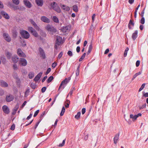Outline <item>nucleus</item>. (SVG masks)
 I'll return each mask as SVG.
<instances>
[{
	"instance_id": "nucleus-28",
	"label": "nucleus",
	"mask_w": 148,
	"mask_h": 148,
	"mask_svg": "<svg viewBox=\"0 0 148 148\" xmlns=\"http://www.w3.org/2000/svg\"><path fill=\"white\" fill-rule=\"evenodd\" d=\"M12 55V53L9 52H7L6 53V56L7 57V58L9 59L10 58H11Z\"/></svg>"
},
{
	"instance_id": "nucleus-63",
	"label": "nucleus",
	"mask_w": 148,
	"mask_h": 148,
	"mask_svg": "<svg viewBox=\"0 0 148 148\" xmlns=\"http://www.w3.org/2000/svg\"><path fill=\"white\" fill-rule=\"evenodd\" d=\"M95 16V14H93V15H92V22H93L94 21Z\"/></svg>"
},
{
	"instance_id": "nucleus-10",
	"label": "nucleus",
	"mask_w": 148,
	"mask_h": 148,
	"mask_svg": "<svg viewBox=\"0 0 148 148\" xmlns=\"http://www.w3.org/2000/svg\"><path fill=\"white\" fill-rule=\"evenodd\" d=\"M60 6L62 10L65 11H69L70 10V8L68 6L60 4Z\"/></svg>"
},
{
	"instance_id": "nucleus-53",
	"label": "nucleus",
	"mask_w": 148,
	"mask_h": 148,
	"mask_svg": "<svg viewBox=\"0 0 148 148\" xmlns=\"http://www.w3.org/2000/svg\"><path fill=\"white\" fill-rule=\"evenodd\" d=\"M15 128V125L14 124H13L11 126L10 129L11 130H14Z\"/></svg>"
},
{
	"instance_id": "nucleus-39",
	"label": "nucleus",
	"mask_w": 148,
	"mask_h": 148,
	"mask_svg": "<svg viewBox=\"0 0 148 148\" xmlns=\"http://www.w3.org/2000/svg\"><path fill=\"white\" fill-rule=\"evenodd\" d=\"M12 1L13 3L17 5L19 3V0H12Z\"/></svg>"
},
{
	"instance_id": "nucleus-31",
	"label": "nucleus",
	"mask_w": 148,
	"mask_h": 148,
	"mask_svg": "<svg viewBox=\"0 0 148 148\" xmlns=\"http://www.w3.org/2000/svg\"><path fill=\"white\" fill-rule=\"evenodd\" d=\"M53 79V77L51 76H50L47 80V82L48 83H50Z\"/></svg>"
},
{
	"instance_id": "nucleus-51",
	"label": "nucleus",
	"mask_w": 148,
	"mask_h": 148,
	"mask_svg": "<svg viewBox=\"0 0 148 148\" xmlns=\"http://www.w3.org/2000/svg\"><path fill=\"white\" fill-rule=\"evenodd\" d=\"M51 71V69L50 68H48L47 69V70L46 72L45 73V74L46 75L48 74V73H49V72H50Z\"/></svg>"
},
{
	"instance_id": "nucleus-19",
	"label": "nucleus",
	"mask_w": 148,
	"mask_h": 148,
	"mask_svg": "<svg viewBox=\"0 0 148 148\" xmlns=\"http://www.w3.org/2000/svg\"><path fill=\"white\" fill-rule=\"evenodd\" d=\"M18 58L17 55H14L12 57V61L13 63H16L18 61Z\"/></svg>"
},
{
	"instance_id": "nucleus-41",
	"label": "nucleus",
	"mask_w": 148,
	"mask_h": 148,
	"mask_svg": "<svg viewBox=\"0 0 148 148\" xmlns=\"http://www.w3.org/2000/svg\"><path fill=\"white\" fill-rule=\"evenodd\" d=\"M145 22V18L144 17H142L141 20L140 21V22L142 24H144Z\"/></svg>"
},
{
	"instance_id": "nucleus-4",
	"label": "nucleus",
	"mask_w": 148,
	"mask_h": 148,
	"mask_svg": "<svg viewBox=\"0 0 148 148\" xmlns=\"http://www.w3.org/2000/svg\"><path fill=\"white\" fill-rule=\"evenodd\" d=\"M46 29L50 32H56V29L52 26L48 25L46 27Z\"/></svg>"
},
{
	"instance_id": "nucleus-38",
	"label": "nucleus",
	"mask_w": 148,
	"mask_h": 148,
	"mask_svg": "<svg viewBox=\"0 0 148 148\" xmlns=\"http://www.w3.org/2000/svg\"><path fill=\"white\" fill-rule=\"evenodd\" d=\"M129 48L128 47H127L124 53V57H126L127 56V53L128 51L129 50Z\"/></svg>"
},
{
	"instance_id": "nucleus-29",
	"label": "nucleus",
	"mask_w": 148,
	"mask_h": 148,
	"mask_svg": "<svg viewBox=\"0 0 148 148\" xmlns=\"http://www.w3.org/2000/svg\"><path fill=\"white\" fill-rule=\"evenodd\" d=\"M73 10L74 11L76 12L78 11V7L76 5H74L73 6Z\"/></svg>"
},
{
	"instance_id": "nucleus-2",
	"label": "nucleus",
	"mask_w": 148,
	"mask_h": 148,
	"mask_svg": "<svg viewBox=\"0 0 148 148\" xmlns=\"http://www.w3.org/2000/svg\"><path fill=\"white\" fill-rule=\"evenodd\" d=\"M20 34L23 38L26 39L29 38L30 36L29 33L27 31L24 30H21Z\"/></svg>"
},
{
	"instance_id": "nucleus-34",
	"label": "nucleus",
	"mask_w": 148,
	"mask_h": 148,
	"mask_svg": "<svg viewBox=\"0 0 148 148\" xmlns=\"http://www.w3.org/2000/svg\"><path fill=\"white\" fill-rule=\"evenodd\" d=\"M65 109L64 107H63L62 108L61 112L60 113V115L62 116L63 115L65 111Z\"/></svg>"
},
{
	"instance_id": "nucleus-25",
	"label": "nucleus",
	"mask_w": 148,
	"mask_h": 148,
	"mask_svg": "<svg viewBox=\"0 0 148 148\" xmlns=\"http://www.w3.org/2000/svg\"><path fill=\"white\" fill-rule=\"evenodd\" d=\"M92 48V43H91L88 49V52L87 53V54L88 55L91 52Z\"/></svg>"
},
{
	"instance_id": "nucleus-55",
	"label": "nucleus",
	"mask_w": 148,
	"mask_h": 148,
	"mask_svg": "<svg viewBox=\"0 0 148 148\" xmlns=\"http://www.w3.org/2000/svg\"><path fill=\"white\" fill-rule=\"evenodd\" d=\"M86 112V108H83L82 110V114H84Z\"/></svg>"
},
{
	"instance_id": "nucleus-45",
	"label": "nucleus",
	"mask_w": 148,
	"mask_h": 148,
	"mask_svg": "<svg viewBox=\"0 0 148 148\" xmlns=\"http://www.w3.org/2000/svg\"><path fill=\"white\" fill-rule=\"evenodd\" d=\"M18 105H16V106L15 107V108L14 109V110H15V112L13 114V113H12V114L13 115H14L15 113L16 112V111L17 110V109H18Z\"/></svg>"
},
{
	"instance_id": "nucleus-21",
	"label": "nucleus",
	"mask_w": 148,
	"mask_h": 148,
	"mask_svg": "<svg viewBox=\"0 0 148 148\" xmlns=\"http://www.w3.org/2000/svg\"><path fill=\"white\" fill-rule=\"evenodd\" d=\"M37 4L39 6H41L43 4V1L42 0H36Z\"/></svg>"
},
{
	"instance_id": "nucleus-9",
	"label": "nucleus",
	"mask_w": 148,
	"mask_h": 148,
	"mask_svg": "<svg viewBox=\"0 0 148 148\" xmlns=\"http://www.w3.org/2000/svg\"><path fill=\"white\" fill-rule=\"evenodd\" d=\"M62 42V38L60 36H57L56 42V44H57L58 46H59L61 44Z\"/></svg>"
},
{
	"instance_id": "nucleus-7",
	"label": "nucleus",
	"mask_w": 148,
	"mask_h": 148,
	"mask_svg": "<svg viewBox=\"0 0 148 148\" xmlns=\"http://www.w3.org/2000/svg\"><path fill=\"white\" fill-rule=\"evenodd\" d=\"M23 2L25 5L27 7L30 8L32 7V5L31 3L28 0H24Z\"/></svg>"
},
{
	"instance_id": "nucleus-33",
	"label": "nucleus",
	"mask_w": 148,
	"mask_h": 148,
	"mask_svg": "<svg viewBox=\"0 0 148 148\" xmlns=\"http://www.w3.org/2000/svg\"><path fill=\"white\" fill-rule=\"evenodd\" d=\"M81 114V112H78L76 115H75V118L78 119H79V118L80 117V115Z\"/></svg>"
},
{
	"instance_id": "nucleus-13",
	"label": "nucleus",
	"mask_w": 148,
	"mask_h": 148,
	"mask_svg": "<svg viewBox=\"0 0 148 148\" xmlns=\"http://www.w3.org/2000/svg\"><path fill=\"white\" fill-rule=\"evenodd\" d=\"M41 20L42 21L47 23H49L50 22L49 19L45 16H42Z\"/></svg>"
},
{
	"instance_id": "nucleus-37",
	"label": "nucleus",
	"mask_w": 148,
	"mask_h": 148,
	"mask_svg": "<svg viewBox=\"0 0 148 148\" xmlns=\"http://www.w3.org/2000/svg\"><path fill=\"white\" fill-rule=\"evenodd\" d=\"M145 86V83H144L143 84H142V85H141V87L139 89L138 91L140 92L141 90H142L144 88Z\"/></svg>"
},
{
	"instance_id": "nucleus-11",
	"label": "nucleus",
	"mask_w": 148,
	"mask_h": 148,
	"mask_svg": "<svg viewBox=\"0 0 148 148\" xmlns=\"http://www.w3.org/2000/svg\"><path fill=\"white\" fill-rule=\"evenodd\" d=\"M1 14L6 19H8L10 18V16L5 12L2 11L1 12Z\"/></svg>"
},
{
	"instance_id": "nucleus-36",
	"label": "nucleus",
	"mask_w": 148,
	"mask_h": 148,
	"mask_svg": "<svg viewBox=\"0 0 148 148\" xmlns=\"http://www.w3.org/2000/svg\"><path fill=\"white\" fill-rule=\"evenodd\" d=\"M35 37H38V34L34 30V31L32 33Z\"/></svg>"
},
{
	"instance_id": "nucleus-56",
	"label": "nucleus",
	"mask_w": 148,
	"mask_h": 148,
	"mask_svg": "<svg viewBox=\"0 0 148 148\" xmlns=\"http://www.w3.org/2000/svg\"><path fill=\"white\" fill-rule=\"evenodd\" d=\"M62 55H63V53L62 52H61L60 53V54H59V55H58V58L60 59L61 58V57H62Z\"/></svg>"
},
{
	"instance_id": "nucleus-44",
	"label": "nucleus",
	"mask_w": 148,
	"mask_h": 148,
	"mask_svg": "<svg viewBox=\"0 0 148 148\" xmlns=\"http://www.w3.org/2000/svg\"><path fill=\"white\" fill-rule=\"evenodd\" d=\"M76 75L77 76L79 75V67H78L77 69L75 71Z\"/></svg>"
},
{
	"instance_id": "nucleus-42",
	"label": "nucleus",
	"mask_w": 148,
	"mask_h": 148,
	"mask_svg": "<svg viewBox=\"0 0 148 148\" xmlns=\"http://www.w3.org/2000/svg\"><path fill=\"white\" fill-rule=\"evenodd\" d=\"M74 90H75L74 88H73L72 89H71V91L69 92L68 95L67 96V97H68V96L69 95H70V96L73 93V92Z\"/></svg>"
},
{
	"instance_id": "nucleus-26",
	"label": "nucleus",
	"mask_w": 148,
	"mask_h": 148,
	"mask_svg": "<svg viewBox=\"0 0 148 148\" xmlns=\"http://www.w3.org/2000/svg\"><path fill=\"white\" fill-rule=\"evenodd\" d=\"M142 73V72L140 71L138 73H136L133 76V78L132 79V80H133L135 78H136V77L138 75L141 74Z\"/></svg>"
},
{
	"instance_id": "nucleus-6",
	"label": "nucleus",
	"mask_w": 148,
	"mask_h": 148,
	"mask_svg": "<svg viewBox=\"0 0 148 148\" xmlns=\"http://www.w3.org/2000/svg\"><path fill=\"white\" fill-rule=\"evenodd\" d=\"M17 53L18 56L22 57H26V56L21 49H18L17 50Z\"/></svg>"
},
{
	"instance_id": "nucleus-3",
	"label": "nucleus",
	"mask_w": 148,
	"mask_h": 148,
	"mask_svg": "<svg viewBox=\"0 0 148 148\" xmlns=\"http://www.w3.org/2000/svg\"><path fill=\"white\" fill-rule=\"evenodd\" d=\"M4 39L7 42H10L11 41V38L9 34L7 33H4L3 34Z\"/></svg>"
},
{
	"instance_id": "nucleus-20",
	"label": "nucleus",
	"mask_w": 148,
	"mask_h": 148,
	"mask_svg": "<svg viewBox=\"0 0 148 148\" xmlns=\"http://www.w3.org/2000/svg\"><path fill=\"white\" fill-rule=\"evenodd\" d=\"M14 99L12 95H9V96H7L6 97V101L7 102H10Z\"/></svg>"
},
{
	"instance_id": "nucleus-46",
	"label": "nucleus",
	"mask_w": 148,
	"mask_h": 148,
	"mask_svg": "<svg viewBox=\"0 0 148 148\" xmlns=\"http://www.w3.org/2000/svg\"><path fill=\"white\" fill-rule=\"evenodd\" d=\"M146 106V103H144L143 104V105H142L141 106H140L139 107V109L141 110L142 109L144 108H145Z\"/></svg>"
},
{
	"instance_id": "nucleus-60",
	"label": "nucleus",
	"mask_w": 148,
	"mask_h": 148,
	"mask_svg": "<svg viewBox=\"0 0 148 148\" xmlns=\"http://www.w3.org/2000/svg\"><path fill=\"white\" fill-rule=\"evenodd\" d=\"M80 51V47L79 46H77L76 48V51L77 53H79Z\"/></svg>"
},
{
	"instance_id": "nucleus-54",
	"label": "nucleus",
	"mask_w": 148,
	"mask_h": 148,
	"mask_svg": "<svg viewBox=\"0 0 148 148\" xmlns=\"http://www.w3.org/2000/svg\"><path fill=\"white\" fill-rule=\"evenodd\" d=\"M140 61L139 60H137L136 62V67H138L140 65Z\"/></svg>"
},
{
	"instance_id": "nucleus-12",
	"label": "nucleus",
	"mask_w": 148,
	"mask_h": 148,
	"mask_svg": "<svg viewBox=\"0 0 148 148\" xmlns=\"http://www.w3.org/2000/svg\"><path fill=\"white\" fill-rule=\"evenodd\" d=\"M142 114L141 113H139L137 115H133L132 114H131L130 115V118L132 119L133 120H136L137 118L139 116H141Z\"/></svg>"
},
{
	"instance_id": "nucleus-52",
	"label": "nucleus",
	"mask_w": 148,
	"mask_h": 148,
	"mask_svg": "<svg viewBox=\"0 0 148 148\" xmlns=\"http://www.w3.org/2000/svg\"><path fill=\"white\" fill-rule=\"evenodd\" d=\"M46 88L45 87H44L41 89V92H42L43 93L46 90Z\"/></svg>"
},
{
	"instance_id": "nucleus-30",
	"label": "nucleus",
	"mask_w": 148,
	"mask_h": 148,
	"mask_svg": "<svg viewBox=\"0 0 148 148\" xmlns=\"http://www.w3.org/2000/svg\"><path fill=\"white\" fill-rule=\"evenodd\" d=\"M29 77L30 79H32L34 76V73L32 72H30L29 74Z\"/></svg>"
},
{
	"instance_id": "nucleus-32",
	"label": "nucleus",
	"mask_w": 148,
	"mask_h": 148,
	"mask_svg": "<svg viewBox=\"0 0 148 148\" xmlns=\"http://www.w3.org/2000/svg\"><path fill=\"white\" fill-rule=\"evenodd\" d=\"M29 31L32 33L35 30L32 27H29L28 28Z\"/></svg>"
},
{
	"instance_id": "nucleus-64",
	"label": "nucleus",
	"mask_w": 148,
	"mask_h": 148,
	"mask_svg": "<svg viewBox=\"0 0 148 148\" xmlns=\"http://www.w3.org/2000/svg\"><path fill=\"white\" fill-rule=\"evenodd\" d=\"M109 49H107L105 50V51L104 52V54H107V53H108L109 52Z\"/></svg>"
},
{
	"instance_id": "nucleus-35",
	"label": "nucleus",
	"mask_w": 148,
	"mask_h": 148,
	"mask_svg": "<svg viewBox=\"0 0 148 148\" xmlns=\"http://www.w3.org/2000/svg\"><path fill=\"white\" fill-rule=\"evenodd\" d=\"M56 5H57L58 4L55 2H53L51 4V5L52 8L53 9V8H55L56 6Z\"/></svg>"
},
{
	"instance_id": "nucleus-61",
	"label": "nucleus",
	"mask_w": 148,
	"mask_h": 148,
	"mask_svg": "<svg viewBox=\"0 0 148 148\" xmlns=\"http://www.w3.org/2000/svg\"><path fill=\"white\" fill-rule=\"evenodd\" d=\"M145 9L143 10L141 12V16L142 17H143L144 14L145 13Z\"/></svg>"
},
{
	"instance_id": "nucleus-40",
	"label": "nucleus",
	"mask_w": 148,
	"mask_h": 148,
	"mask_svg": "<svg viewBox=\"0 0 148 148\" xmlns=\"http://www.w3.org/2000/svg\"><path fill=\"white\" fill-rule=\"evenodd\" d=\"M19 6L18 8L19 9H18V10H24L25 9V8L23 6H21V5H18Z\"/></svg>"
},
{
	"instance_id": "nucleus-48",
	"label": "nucleus",
	"mask_w": 148,
	"mask_h": 148,
	"mask_svg": "<svg viewBox=\"0 0 148 148\" xmlns=\"http://www.w3.org/2000/svg\"><path fill=\"white\" fill-rule=\"evenodd\" d=\"M65 139H64L63 140L62 142V143L60 144L59 145V146L60 147H62L65 144Z\"/></svg>"
},
{
	"instance_id": "nucleus-47",
	"label": "nucleus",
	"mask_w": 148,
	"mask_h": 148,
	"mask_svg": "<svg viewBox=\"0 0 148 148\" xmlns=\"http://www.w3.org/2000/svg\"><path fill=\"white\" fill-rule=\"evenodd\" d=\"M30 22L34 27L36 24L32 19L30 20Z\"/></svg>"
},
{
	"instance_id": "nucleus-43",
	"label": "nucleus",
	"mask_w": 148,
	"mask_h": 148,
	"mask_svg": "<svg viewBox=\"0 0 148 148\" xmlns=\"http://www.w3.org/2000/svg\"><path fill=\"white\" fill-rule=\"evenodd\" d=\"M18 7L19 6L18 5H13L12 6V7L13 8V10H18V9H19Z\"/></svg>"
},
{
	"instance_id": "nucleus-16",
	"label": "nucleus",
	"mask_w": 148,
	"mask_h": 148,
	"mask_svg": "<svg viewBox=\"0 0 148 148\" xmlns=\"http://www.w3.org/2000/svg\"><path fill=\"white\" fill-rule=\"evenodd\" d=\"M0 85L2 87H4L8 86V84L7 83L3 80H0Z\"/></svg>"
},
{
	"instance_id": "nucleus-24",
	"label": "nucleus",
	"mask_w": 148,
	"mask_h": 148,
	"mask_svg": "<svg viewBox=\"0 0 148 148\" xmlns=\"http://www.w3.org/2000/svg\"><path fill=\"white\" fill-rule=\"evenodd\" d=\"M53 9L58 13H60L61 12V10L60 9V8L58 5H56V6L55 8H53Z\"/></svg>"
},
{
	"instance_id": "nucleus-27",
	"label": "nucleus",
	"mask_w": 148,
	"mask_h": 148,
	"mask_svg": "<svg viewBox=\"0 0 148 148\" xmlns=\"http://www.w3.org/2000/svg\"><path fill=\"white\" fill-rule=\"evenodd\" d=\"M53 20L54 22L56 23H58L59 22V20L58 18L55 16H53Z\"/></svg>"
},
{
	"instance_id": "nucleus-59",
	"label": "nucleus",
	"mask_w": 148,
	"mask_h": 148,
	"mask_svg": "<svg viewBox=\"0 0 148 148\" xmlns=\"http://www.w3.org/2000/svg\"><path fill=\"white\" fill-rule=\"evenodd\" d=\"M56 65V63L55 62H54L52 64V67L53 68H54L55 67Z\"/></svg>"
},
{
	"instance_id": "nucleus-5",
	"label": "nucleus",
	"mask_w": 148,
	"mask_h": 148,
	"mask_svg": "<svg viewBox=\"0 0 148 148\" xmlns=\"http://www.w3.org/2000/svg\"><path fill=\"white\" fill-rule=\"evenodd\" d=\"M27 64L26 60L24 58H21L19 61V64L23 66H26Z\"/></svg>"
},
{
	"instance_id": "nucleus-23",
	"label": "nucleus",
	"mask_w": 148,
	"mask_h": 148,
	"mask_svg": "<svg viewBox=\"0 0 148 148\" xmlns=\"http://www.w3.org/2000/svg\"><path fill=\"white\" fill-rule=\"evenodd\" d=\"M131 26H132V27H134V23L131 20H130L128 25V28L130 29H132V27H131Z\"/></svg>"
},
{
	"instance_id": "nucleus-22",
	"label": "nucleus",
	"mask_w": 148,
	"mask_h": 148,
	"mask_svg": "<svg viewBox=\"0 0 148 148\" xmlns=\"http://www.w3.org/2000/svg\"><path fill=\"white\" fill-rule=\"evenodd\" d=\"M138 31L136 30L134 32V33L132 35V38L133 40H134L136 38L137 36Z\"/></svg>"
},
{
	"instance_id": "nucleus-49",
	"label": "nucleus",
	"mask_w": 148,
	"mask_h": 148,
	"mask_svg": "<svg viewBox=\"0 0 148 148\" xmlns=\"http://www.w3.org/2000/svg\"><path fill=\"white\" fill-rule=\"evenodd\" d=\"M67 54L70 56H71L73 55L72 52L71 51H69L68 52Z\"/></svg>"
},
{
	"instance_id": "nucleus-15",
	"label": "nucleus",
	"mask_w": 148,
	"mask_h": 148,
	"mask_svg": "<svg viewBox=\"0 0 148 148\" xmlns=\"http://www.w3.org/2000/svg\"><path fill=\"white\" fill-rule=\"evenodd\" d=\"M71 29V27L69 26H66L63 27L62 29V31L63 32H69Z\"/></svg>"
},
{
	"instance_id": "nucleus-17",
	"label": "nucleus",
	"mask_w": 148,
	"mask_h": 148,
	"mask_svg": "<svg viewBox=\"0 0 148 148\" xmlns=\"http://www.w3.org/2000/svg\"><path fill=\"white\" fill-rule=\"evenodd\" d=\"M119 134H116L114 138V143L115 144H116L118 141L119 139Z\"/></svg>"
},
{
	"instance_id": "nucleus-8",
	"label": "nucleus",
	"mask_w": 148,
	"mask_h": 148,
	"mask_svg": "<svg viewBox=\"0 0 148 148\" xmlns=\"http://www.w3.org/2000/svg\"><path fill=\"white\" fill-rule=\"evenodd\" d=\"M2 109L3 112L6 114H8L10 112L9 109L7 106H3L2 107Z\"/></svg>"
},
{
	"instance_id": "nucleus-18",
	"label": "nucleus",
	"mask_w": 148,
	"mask_h": 148,
	"mask_svg": "<svg viewBox=\"0 0 148 148\" xmlns=\"http://www.w3.org/2000/svg\"><path fill=\"white\" fill-rule=\"evenodd\" d=\"M39 51L40 54L41 56L43 59L45 58V55L43 50L41 48H39Z\"/></svg>"
},
{
	"instance_id": "nucleus-14",
	"label": "nucleus",
	"mask_w": 148,
	"mask_h": 148,
	"mask_svg": "<svg viewBox=\"0 0 148 148\" xmlns=\"http://www.w3.org/2000/svg\"><path fill=\"white\" fill-rule=\"evenodd\" d=\"M42 74V73H39L34 78V80L35 82H37L40 79Z\"/></svg>"
},
{
	"instance_id": "nucleus-1",
	"label": "nucleus",
	"mask_w": 148,
	"mask_h": 148,
	"mask_svg": "<svg viewBox=\"0 0 148 148\" xmlns=\"http://www.w3.org/2000/svg\"><path fill=\"white\" fill-rule=\"evenodd\" d=\"M70 79L69 78L68 79L65 78L64 80L62 81L59 87L58 91L59 92V94L56 95V97L61 92L62 90L63 89L65 86V85L67 83Z\"/></svg>"
},
{
	"instance_id": "nucleus-50",
	"label": "nucleus",
	"mask_w": 148,
	"mask_h": 148,
	"mask_svg": "<svg viewBox=\"0 0 148 148\" xmlns=\"http://www.w3.org/2000/svg\"><path fill=\"white\" fill-rule=\"evenodd\" d=\"M39 112V110H37L35 112V113H34V117H36L37 115L38 114V113Z\"/></svg>"
},
{
	"instance_id": "nucleus-58",
	"label": "nucleus",
	"mask_w": 148,
	"mask_h": 148,
	"mask_svg": "<svg viewBox=\"0 0 148 148\" xmlns=\"http://www.w3.org/2000/svg\"><path fill=\"white\" fill-rule=\"evenodd\" d=\"M40 123V121H38V122H37L34 127V128L35 129H36L37 128Z\"/></svg>"
},
{
	"instance_id": "nucleus-57",
	"label": "nucleus",
	"mask_w": 148,
	"mask_h": 148,
	"mask_svg": "<svg viewBox=\"0 0 148 148\" xmlns=\"http://www.w3.org/2000/svg\"><path fill=\"white\" fill-rule=\"evenodd\" d=\"M34 28L37 30L39 31L40 30V28L36 24L34 26Z\"/></svg>"
},
{
	"instance_id": "nucleus-62",
	"label": "nucleus",
	"mask_w": 148,
	"mask_h": 148,
	"mask_svg": "<svg viewBox=\"0 0 148 148\" xmlns=\"http://www.w3.org/2000/svg\"><path fill=\"white\" fill-rule=\"evenodd\" d=\"M4 91L3 90H0V95H2L4 94Z\"/></svg>"
}]
</instances>
